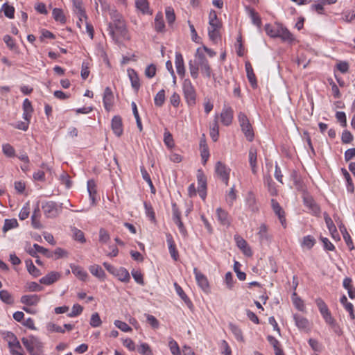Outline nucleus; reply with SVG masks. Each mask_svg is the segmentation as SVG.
I'll return each instance as SVG.
<instances>
[{"label": "nucleus", "instance_id": "obj_14", "mask_svg": "<svg viewBox=\"0 0 355 355\" xmlns=\"http://www.w3.org/2000/svg\"><path fill=\"white\" fill-rule=\"evenodd\" d=\"M112 129L114 133L120 137L123 133L122 119L119 116H114L112 120Z\"/></svg>", "mask_w": 355, "mask_h": 355}, {"label": "nucleus", "instance_id": "obj_47", "mask_svg": "<svg viewBox=\"0 0 355 355\" xmlns=\"http://www.w3.org/2000/svg\"><path fill=\"white\" fill-rule=\"evenodd\" d=\"M292 300L295 306V307L300 310L303 311L304 309V305L303 301L297 296V293L295 292H293L292 295Z\"/></svg>", "mask_w": 355, "mask_h": 355}, {"label": "nucleus", "instance_id": "obj_15", "mask_svg": "<svg viewBox=\"0 0 355 355\" xmlns=\"http://www.w3.org/2000/svg\"><path fill=\"white\" fill-rule=\"evenodd\" d=\"M279 28L277 37H280L283 42L288 43H292L295 40L293 35L286 27L282 25Z\"/></svg>", "mask_w": 355, "mask_h": 355}, {"label": "nucleus", "instance_id": "obj_3", "mask_svg": "<svg viewBox=\"0 0 355 355\" xmlns=\"http://www.w3.org/2000/svg\"><path fill=\"white\" fill-rule=\"evenodd\" d=\"M44 214L47 218L57 217L62 210V204L58 206L56 202L53 201L45 202L42 205Z\"/></svg>", "mask_w": 355, "mask_h": 355}, {"label": "nucleus", "instance_id": "obj_42", "mask_svg": "<svg viewBox=\"0 0 355 355\" xmlns=\"http://www.w3.org/2000/svg\"><path fill=\"white\" fill-rule=\"evenodd\" d=\"M17 226L18 222L16 219H6L3 227V232H6L12 228L17 227Z\"/></svg>", "mask_w": 355, "mask_h": 355}, {"label": "nucleus", "instance_id": "obj_16", "mask_svg": "<svg viewBox=\"0 0 355 355\" xmlns=\"http://www.w3.org/2000/svg\"><path fill=\"white\" fill-rule=\"evenodd\" d=\"M60 275L57 272H51L40 279V282L45 285H51L58 281Z\"/></svg>", "mask_w": 355, "mask_h": 355}, {"label": "nucleus", "instance_id": "obj_45", "mask_svg": "<svg viewBox=\"0 0 355 355\" xmlns=\"http://www.w3.org/2000/svg\"><path fill=\"white\" fill-rule=\"evenodd\" d=\"M26 265L30 274L34 277H37L40 275V270L34 266L31 259L26 261Z\"/></svg>", "mask_w": 355, "mask_h": 355}, {"label": "nucleus", "instance_id": "obj_12", "mask_svg": "<svg viewBox=\"0 0 355 355\" xmlns=\"http://www.w3.org/2000/svg\"><path fill=\"white\" fill-rule=\"evenodd\" d=\"M245 70L247 73V78L248 79V81L252 86V88L255 89L257 87V81L256 78V76L254 73L252 64L250 62L247 61L245 62Z\"/></svg>", "mask_w": 355, "mask_h": 355}, {"label": "nucleus", "instance_id": "obj_13", "mask_svg": "<svg viewBox=\"0 0 355 355\" xmlns=\"http://www.w3.org/2000/svg\"><path fill=\"white\" fill-rule=\"evenodd\" d=\"M293 319L295 320V325L298 329L302 330H309L310 323L306 318L299 314H294Z\"/></svg>", "mask_w": 355, "mask_h": 355}, {"label": "nucleus", "instance_id": "obj_4", "mask_svg": "<svg viewBox=\"0 0 355 355\" xmlns=\"http://www.w3.org/2000/svg\"><path fill=\"white\" fill-rule=\"evenodd\" d=\"M183 91L184 96L189 105H193L196 103V92L189 80H185L183 83Z\"/></svg>", "mask_w": 355, "mask_h": 355}, {"label": "nucleus", "instance_id": "obj_11", "mask_svg": "<svg viewBox=\"0 0 355 355\" xmlns=\"http://www.w3.org/2000/svg\"><path fill=\"white\" fill-rule=\"evenodd\" d=\"M291 179L293 182L294 186L297 191L305 192V185L302 180L300 175L295 171H292L291 174Z\"/></svg>", "mask_w": 355, "mask_h": 355}, {"label": "nucleus", "instance_id": "obj_8", "mask_svg": "<svg viewBox=\"0 0 355 355\" xmlns=\"http://www.w3.org/2000/svg\"><path fill=\"white\" fill-rule=\"evenodd\" d=\"M103 101L105 109L107 111H110L113 105L114 95L111 89L109 87H107L105 89Z\"/></svg>", "mask_w": 355, "mask_h": 355}, {"label": "nucleus", "instance_id": "obj_38", "mask_svg": "<svg viewBox=\"0 0 355 355\" xmlns=\"http://www.w3.org/2000/svg\"><path fill=\"white\" fill-rule=\"evenodd\" d=\"M0 299L7 304H12L14 303L12 295L6 290H1L0 291Z\"/></svg>", "mask_w": 355, "mask_h": 355}, {"label": "nucleus", "instance_id": "obj_33", "mask_svg": "<svg viewBox=\"0 0 355 355\" xmlns=\"http://www.w3.org/2000/svg\"><path fill=\"white\" fill-rule=\"evenodd\" d=\"M40 216V208L37 205V207L35 209V210L33 213V215L31 216V224H32V226L35 229H40L42 227V225L39 220Z\"/></svg>", "mask_w": 355, "mask_h": 355}, {"label": "nucleus", "instance_id": "obj_54", "mask_svg": "<svg viewBox=\"0 0 355 355\" xmlns=\"http://www.w3.org/2000/svg\"><path fill=\"white\" fill-rule=\"evenodd\" d=\"M218 25L209 26L208 34L210 40H215L218 36Z\"/></svg>", "mask_w": 355, "mask_h": 355}, {"label": "nucleus", "instance_id": "obj_52", "mask_svg": "<svg viewBox=\"0 0 355 355\" xmlns=\"http://www.w3.org/2000/svg\"><path fill=\"white\" fill-rule=\"evenodd\" d=\"M174 286H175V291L177 292V293L178 294V295L189 305V306L190 307V301L189 300L187 295L184 293V291L182 290V288H181V286L180 285H178L177 283H175L174 284Z\"/></svg>", "mask_w": 355, "mask_h": 355}, {"label": "nucleus", "instance_id": "obj_17", "mask_svg": "<svg viewBox=\"0 0 355 355\" xmlns=\"http://www.w3.org/2000/svg\"><path fill=\"white\" fill-rule=\"evenodd\" d=\"M40 300V297L37 295H25L21 297L20 302L27 306H35Z\"/></svg>", "mask_w": 355, "mask_h": 355}, {"label": "nucleus", "instance_id": "obj_49", "mask_svg": "<svg viewBox=\"0 0 355 355\" xmlns=\"http://www.w3.org/2000/svg\"><path fill=\"white\" fill-rule=\"evenodd\" d=\"M2 10L6 17L12 19L14 17L15 8L13 6L8 5L7 3H4L2 6Z\"/></svg>", "mask_w": 355, "mask_h": 355}, {"label": "nucleus", "instance_id": "obj_51", "mask_svg": "<svg viewBox=\"0 0 355 355\" xmlns=\"http://www.w3.org/2000/svg\"><path fill=\"white\" fill-rule=\"evenodd\" d=\"M138 352L141 355H153L152 350L147 343H142L137 348Z\"/></svg>", "mask_w": 355, "mask_h": 355}, {"label": "nucleus", "instance_id": "obj_41", "mask_svg": "<svg viewBox=\"0 0 355 355\" xmlns=\"http://www.w3.org/2000/svg\"><path fill=\"white\" fill-rule=\"evenodd\" d=\"M87 191L89 194V197L92 201V204L95 203V195L96 193V185L94 180H89L87 182Z\"/></svg>", "mask_w": 355, "mask_h": 355}, {"label": "nucleus", "instance_id": "obj_2", "mask_svg": "<svg viewBox=\"0 0 355 355\" xmlns=\"http://www.w3.org/2000/svg\"><path fill=\"white\" fill-rule=\"evenodd\" d=\"M21 342L31 355H41L43 345L37 338L33 336L23 338Z\"/></svg>", "mask_w": 355, "mask_h": 355}, {"label": "nucleus", "instance_id": "obj_31", "mask_svg": "<svg viewBox=\"0 0 355 355\" xmlns=\"http://www.w3.org/2000/svg\"><path fill=\"white\" fill-rule=\"evenodd\" d=\"M90 272L98 279H103L105 277V273L99 265H92L89 268Z\"/></svg>", "mask_w": 355, "mask_h": 355}, {"label": "nucleus", "instance_id": "obj_24", "mask_svg": "<svg viewBox=\"0 0 355 355\" xmlns=\"http://www.w3.org/2000/svg\"><path fill=\"white\" fill-rule=\"evenodd\" d=\"M209 135L214 141L218 139L219 136V127L218 124V116H215L214 120L210 125Z\"/></svg>", "mask_w": 355, "mask_h": 355}, {"label": "nucleus", "instance_id": "obj_48", "mask_svg": "<svg viewBox=\"0 0 355 355\" xmlns=\"http://www.w3.org/2000/svg\"><path fill=\"white\" fill-rule=\"evenodd\" d=\"M2 150L3 154L8 157H12L15 155L14 148L9 144H3L2 146Z\"/></svg>", "mask_w": 355, "mask_h": 355}, {"label": "nucleus", "instance_id": "obj_10", "mask_svg": "<svg viewBox=\"0 0 355 355\" xmlns=\"http://www.w3.org/2000/svg\"><path fill=\"white\" fill-rule=\"evenodd\" d=\"M271 206L273 211L278 216L280 223L284 226L286 223L285 213L279 203L275 199L271 200Z\"/></svg>", "mask_w": 355, "mask_h": 355}, {"label": "nucleus", "instance_id": "obj_50", "mask_svg": "<svg viewBox=\"0 0 355 355\" xmlns=\"http://www.w3.org/2000/svg\"><path fill=\"white\" fill-rule=\"evenodd\" d=\"M241 265L239 262L235 261L234 263V270L236 273L238 279L241 281H243L246 278V274L244 272L240 270Z\"/></svg>", "mask_w": 355, "mask_h": 355}, {"label": "nucleus", "instance_id": "obj_23", "mask_svg": "<svg viewBox=\"0 0 355 355\" xmlns=\"http://www.w3.org/2000/svg\"><path fill=\"white\" fill-rule=\"evenodd\" d=\"M73 10L77 16L80 18V20L82 21L83 18L86 19L87 15L85 14V10L83 8L82 0H73Z\"/></svg>", "mask_w": 355, "mask_h": 355}, {"label": "nucleus", "instance_id": "obj_19", "mask_svg": "<svg viewBox=\"0 0 355 355\" xmlns=\"http://www.w3.org/2000/svg\"><path fill=\"white\" fill-rule=\"evenodd\" d=\"M324 219L325 223L327 225V227L329 231L330 232L332 237L334 239H336V235L339 239L340 238H339V235H338V231L336 230V227L332 219L329 217V216L327 213L324 214Z\"/></svg>", "mask_w": 355, "mask_h": 355}, {"label": "nucleus", "instance_id": "obj_40", "mask_svg": "<svg viewBox=\"0 0 355 355\" xmlns=\"http://www.w3.org/2000/svg\"><path fill=\"white\" fill-rule=\"evenodd\" d=\"M258 234L261 242L268 240L269 237L268 234V227L266 224L263 223L260 225Z\"/></svg>", "mask_w": 355, "mask_h": 355}, {"label": "nucleus", "instance_id": "obj_20", "mask_svg": "<svg viewBox=\"0 0 355 355\" xmlns=\"http://www.w3.org/2000/svg\"><path fill=\"white\" fill-rule=\"evenodd\" d=\"M282 26L281 24H275L274 25H271L270 24H267L265 25V31L268 35L271 37H277L278 34L279 33V28Z\"/></svg>", "mask_w": 355, "mask_h": 355}, {"label": "nucleus", "instance_id": "obj_46", "mask_svg": "<svg viewBox=\"0 0 355 355\" xmlns=\"http://www.w3.org/2000/svg\"><path fill=\"white\" fill-rule=\"evenodd\" d=\"M165 101V91L164 89L160 90L156 94L154 101L156 106L161 107Z\"/></svg>", "mask_w": 355, "mask_h": 355}, {"label": "nucleus", "instance_id": "obj_32", "mask_svg": "<svg viewBox=\"0 0 355 355\" xmlns=\"http://www.w3.org/2000/svg\"><path fill=\"white\" fill-rule=\"evenodd\" d=\"M135 6L143 14H151L148 0H136Z\"/></svg>", "mask_w": 355, "mask_h": 355}, {"label": "nucleus", "instance_id": "obj_55", "mask_svg": "<svg viewBox=\"0 0 355 355\" xmlns=\"http://www.w3.org/2000/svg\"><path fill=\"white\" fill-rule=\"evenodd\" d=\"M315 243V239L311 235L306 236L303 238L302 245L307 248L311 249Z\"/></svg>", "mask_w": 355, "mask_h": 355}, {"label": "nucleus", "instance_id": "obj_58", "mask_svg": "<svg viewBox=\"0 0 355 355\" xmlns=\"http://www.w3.org/2000/svg\"><path fill=\"white\" fill-rule=\"evenodd\" d=\"M110 239V236L107 231L103 228H101L99 230V241L102 243H106Z\"/></svg>", "mask_w": 355, "mask_h": 355}, {"label": "nucleus", "instance_id": "obj_56", "mask_svg": "<svg viewBox=\"0 0 355 355\" xmlns=\"http://www.w3.org/2000/svg\"><path fill=\"white\" fill-rule=\"evenodd\" d=\"M354 139L352 134L347 130L342 133L341 141L343 144H350Z\"/></svg>", "mask_w": 355, "mask_h": 355}, {"label": "nucleus", "instance_id": "obj_30", "mask_svg": "<svg viewBox=\"0 0 355 355\" xmlns=\"http://www.w3.org/2000/svg\"><path fill=\"white\" fill-rule=\"evenodd\" d=\"M235 241L237 246L243 250V253L246 255H251V249L248 247V243L245 240L240 236H235Z\"/></svg>", "mask_w": 355, "mask_h": 355}, {"label": "nucleus", "instance_id": "obj_53", "mask_svg": "<svg viewBox=\"0 0 355 355\" xmlns=\"http://www.w3.org/2000/svg\"><path fill=\"white\" fill-rule=\"evenodd\" d=\"M89 323L92 327H98L101 326L102 321L98 313H94L92 315Z\"/></svg>", "mask_w": 355, "mask_h": 355}, {"label": "nucleus", "instance_id": "obj_28", "mask_svg": "<svg viewBox=\"0 0 355 355\" xmlns=\"http://www.w3.org/2000/svg\"><path fill=\"white\" fill-rule=\"evenodd\" d=\"M175 67L177 69V73L181 76H183L184 75V60L182 55L180 53H175Z\"/></svg>", "mask_w": 355, "mask_h": 355}, {"label": "nucleus", "instance_id": "obj_36", "mask_svg": "<svg viewBox=\"0 0 355 355\" xmlns=\"http://www.w3.org/2000/svg\"><path fill=\"white\" fill-rule=\"evenodd\" d=\"M71 232L73 234V238L74 240L81 243H85L86 242V239L85 238V234L83 231L78 230V228L73 227H71Z\"/></svg>", "mask_w": 355, "mask_h": 355}, {"label": "nucleus", "instance_id": "obj_63", "mask_svg": "<svg viewBox=\"0 0 355 355\" xmlns=\"http://www.w3.org/2000/svg\"><path fill=\"white\" fill-rule=\"evenodd\" d=\"M164 141L168 148H172L174 146L172 135L167 130L164 134Z\"/></svg>", "mask_w": 355, "mask_h": 355}, {"label": "nucleus", "instance_id": "obj_26", "mask_svg": "<svg viewBox=\"0 0 355 355\" xmlns=\"http://www.w3.org/2000/svg\"><path fill=\"white\" fill-rule=\"evenodd\" d=\"M166 241L168 245V250L169 252L171 254V257L175 260L177 261L178 258V252L175 248V245L174 243V241L173 239V237L171 234L166 235Z\"/></svg>", "mask_w": 355, "mask_h": 355}, {"label": "nucleus", "instance_id": "obj_60", "mask_svg": "<svg viewBox=\"0 0 355 355\" xmlns=\"http://www.w3.org/2000/svg\"><path fill=\"white\" fill-rule=\"evenodd\" d=\"M236 199V194L234 187H232L226 196V200L230 205H232L234 200Z\"/></svg>", "mask_w": 355, "mask_h": 355}, {"label": "nucleus", "instance_id": "obj_35", "mask_svg": "<svg viewBox=\"0 0 355 355\" xmlns=\"http://www.w3.org/2000/svg\"><path fill=\"white\" fill-rule=\"evenodd\" d=\"M241 130L249 141L254 139V132L250 123L241 125Z\"/></svg>", "mask_w": 355, "mask_h": 355}, {"label": "nucleus", "instance_id": "obj_18", "mask_svg": "<svg viewBox=\"0 0 355 355\" xmlns=\"http://www.w3.org/2000/svg\"><path fill=\"white\" fill-rule=\"evenodd\" d=\"M218 220L223 225L229 226L230 225V217L228 213L221 208L216 209Z\"/></svg>", "mask_w": 355, "mask_h": 355}, {"label": "nucleus", "instance_id": "obj_37", "mask_svg": "<svg viewBox=\"0 0 355 355\" xmlns=\"http://www.w3.org/2000/svg\"><path fill=\"white\" fill-rule=\"evenodd\" d=\"M229 327L238 341H243L242 331L237 325L230 323Z\"/></svg>", "mask_w": 355, "mask_h": 355}, {"label": "nucleus", "instance_id": "obj_27", "mask_svg": "<svg viewBox=\"0 0 355 355\" xmlns=\"http://www.w3.org/2000/svg\"><path fill=\"white\" fill-rule=\"evenodd\" d=\"M245 10L248 12L249 16L252 19V22L253 24L260 28L261 26V19L259 15V14L254 10V9L250 8V6H246Z\"/></svg>", "mask_w": 355, "mask_h": 355}, {"label": "nucleus", "instance_id": "obj_6", "mask_svg": "<svg viewBox=\"0 0 355 355\" xmlns=\"http://www.w3.org/2000/svg\"><path fill=\"white\" fill-rule=\"evenodd\" d=\"M303 202L304 205L308 207L311 213L315 216H319L321 209L320 206L315 202L312 196L309 195L308 193H304L303 196Z\"/></svg>", "mask_w": 355, "mask_h": 355}, {"label": "nucleus", "instance_id": "obj_39", "mask_svg": "<svg viewBox=\"0 0 355 355\" xmlns=\"http://www.w3.org/2000/svg\"><path fill=\"white\" fill-rule=\"evenodd\" d=\"M53 16L55 21H59L62 24L66 22V18L62 9L54 8L53 10Z\"/></svg>", "mask_w": 355, "mask_h": 355}, {"label": "nucleus", "instance_id": "obj_25", "mask_svg": "<svg viewBox=\"0 0 355 355\" xmlns=\"http://www.w3.org/2000/svg\"><path fill=\"white\" fill-rule=\"evenodd\" d=\"M73 274L81 281L85 282L88 277L87 272L79 266H71Z\"/></svg>", "mask_w": 355, "mask_h": 355}, {"label": "nucleus", "instance_id": "obj_5", "mask_svg": "<svg viewBox=\"0 0 355 355\" xmlns=\"http://www.w3.org/2000/svg\"><path fill=\"white\" fill-rule=\"evenodd\" d=\"M215 171L225 185H227L230 178V168H227L223 163L218 161L216 164Z\"/></svg>", "mask_w": 355, "mask_h": 355}, {"label": "nucleus", "instance_id": "obj_29", "mask_svg": "<svg viewBox=\"0 0 355 355\" xmlns=\"http://www.w3.org/2000/svg\"><path fill=\"white\" fill-rule=\"evenodd\" d=\"M119 280L123 282H128L130 279L128 271L124 268H116L114 275Z\"/></svg>", "mask_w": 355, "mask_h": 355}, {"label": "nucleus", "instance_id": "obj_57", "mask_svg": "<svg viewBox=\"0 0 355 355\" xmlns=\"http://www.w3.org/2000/svg\"><path fill=\"white\" fill-rule=\"evenodd\" d=\"M267 340L269 342V343L272 345L275 354L277 352V350H282L280 347L279 342L272 336H268Z\"/></svg>", "mask_w": 355, "mask_h": 355}, {"label": "nucleus", "instance_id": "obj_34", "mask_svg": "<svg viewBox=\"0 0 355 355\" xmlns=\"http://www.w3.org/2000/svg\"><path fill=\"white\" fill-rule=\"evenodd\" d=\"M154 24L156 31L163 32L164 31L165 25L163 19V15L161 12L156 15Z\"/></svg>", "mask_w": 355, "mask_h": 355}, {"label": "nucleus", "instance_id": "obj_1", "mask_svg": "<svg viewBox=\"0 0 355 355\" xmlns=\"http://www.w3.org/2000/svg\"><path fill=\"white\" fill-rule=\"evenodd\" d=\"M103 9H109L112 21L108 24L107 31L113 40L118 42L121 37H124L127 29L122 15L114 9H110V6L105 0H98Z\"/></svg>", "mask_w": 355, "mask_h": 355}, {"label": "nucleus", "instance_id": "obj_61", "mask_svg": "<svg viewBox=\"0 0 355 355\" xmlns=\"http://www.w3.org/2000/svg\"><path fill=\"white\" fill-rule=\"evenodd\" d=\"M83 310V307L78 304H76L72 307L71 313H68V316L70 318L76 317L80 315Z\"/></svg>", "mask_w": 355, "mask_h": 355}, {"label": "nucleus", "instance_id": "obj_9", "mask_svg": "<svg viewBox=\"0 0 355 355\" xmlns=\"http://www.w3.org/2000/svg\"><path fill=\"white\" fill-rule=\"evenodd\" d=\"M249 163L253 174H256L257 171V149L255 146H252L249 149Z\"/></svg>", "mask_w": 355, "mask_h": 355}, {"label": "nucleus", "instance_id": "obj_44", "mask_svg": "<svg viewBox=\"0 0 355 355\" xmlns=\"http://www.w3.org/2000/svg\"><path fill=\"white\" fill-rule=\"evenodd\" d=\"M315 304H316V305L320 311V313L322 315H323L324 314H327V313L329 311L327 305L324 302V300H322L321 298H320V297L317 298L315 300Z\"/></svg>", "mask_w": 355, "mask_h": 355}, {"label": "nucleus", "instance_id": "obj_21", "mask_svg": "<svg viewBox=\"0 0 355 355\" xmlns=\"http://www.w3.org/2000/svg\"><path fill=\"white\" fill-rule=\"evenodd\" d=\"M128 74L132 88L135 91H138L140 87V83L137 73L134 69H130L128 70Z\"/></svg>", "mask_w": 355, "mask_h": 355}, {"label": "nucleus", "instance_id": "obj_64", "mask_svg": "<svg viewBox=\"0 0 355 355\" xmlns=\"http://www.w3.org/2000/svg\"><path fill=\"white\" fill-rule=\"evenodd\" d=\"M168 346L170 347L171 353L173 355H181V352L178 347V345L174 340H171L169 341Z\"/></svg>", "mask_w": 355, "mask_h": 355}, {"label": "nucleus", "instance_id": "obj_7", "mask_svg": "<svg viewBox=\"0 0 355 355\" xmlns=\"http://www.w3.org/2000/svg\"><path fill=\"white\" fill-rule=\"evenodd\" d=\"M233 116L234 111L232 108L230 106L225 105L220 113L221 123L225 126L230 125L232 122Z\"/></svg>", "mask_w": 355, "mask_h": 355}, {"label": "nucleus", "instance_id": "obj_59", "mask_svg": "<svg viewBox=\"0 0 355 355\" xmlns=\"http://www.w3.org/2000/svg\"><path fill=\"white\" fill-rule=\"evenodd\" d=\"M60 180L62 184H64L67 188H70L71 187L72 182L70 180L69 175L64 171L62 173L60 176Z\"/></svg>", "mask_w": 355, "mask_h": 355}, {"label": "nucleus", "instance_id": "obj_43", "mask_svg": "<svg viewBox=\"0 0 355 355\" xmlns=\"http://www.w3.org/2000/svg\"><path fill=\"white\" fill-rule=\"evenodd\" d=\"M131 105H132V112H133L134 116L136 119L137 128H139V131L141 132L143 130V126L141 124L140 116L139 115L137 105L135 102H132Z\"/></svg>", "mask_w": 355, "mask_h": 355}, {"label": "nucleus", "instance_id": "obj_22", "mask_svg": "<svg viewBox=\"0 0 355 355\" xmlns=\"http://www.w3.org/2000/svg\"><path fill=\"white\" fill-rule=\"evenodd\" d=\"M338 227L340 229V232L343 234V239H344L347 245L348 246L349 250H352L354 247L352 239L349 234L348 233L347 228L343 223H340L338 225Z\"/></svg>", "mask_w": 355, "mask_h": 355}, {"label": "nucleus", "instance_id": "obj_62", "mask_svg": "<svg viewBox=\"0 0 355 355\" xmlns=\"http://www.w3.org/2000/svg\"><path fill=\"white\" fill-rule=\"evenodd\" d=\"M115 326L124 332H128L132 331V328L125 322L121 320L114 321Z\"/></svg>", "mask_w": 355, "mask_h": 355}]
</instances>
